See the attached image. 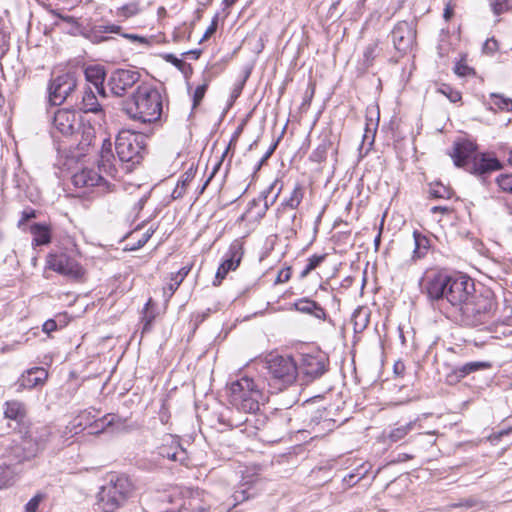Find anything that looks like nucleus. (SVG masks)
I'll return each instance as SVG.
<instances>
[{"label":"nucleus","mask_w":512,"mask_h":512,"mask_svg":"<svg viewBox=\"0 0 512 512\" xmlns=\"http://www.w3.org/2000/svg\"><path fill=\"white\" fill-rule=\"evenodd\" d=\"M467 364H468V366L471 367V373L489 367V365L487 363L479 362V361L469 362Z\"/></svg>","instance_id":"13d9d810"},{"label":"nucleus","mask_w":512,"mask_h":512,"mask_svg":"<svg viewBox=\"0 0 512 512\" xmlns=\"http://www.w3.org/2000/svg\"><path fill=\"white\" fill-rule=\"evenodd\" d=\"M33 434L38 446L41 451L46 447L47 444L51 445L52 428L49 426H41L30 430Z\"/></svg>","instance_id":"c756f323"},{"label":"nucleus","mask_w":512,"mask_h":512,"mask_svg":"<svg viewBox=\"0 0 512 512\" xmlns=\"http://www.w3.org/2000/svg\"><path fill=\"white\" fill-rule=\"evenodd\" d=\"M500 190L512 195V174H501L496 178Z\"/></svg>","instance_id":"a19ab883"},{"label":"nucleus","mask_w":512,"mask_h":512,"mask_svg":"<svg viewBox=\"0 0 512 512\" xmlns=\"http://www.w3.org/2000/svg\"><path fill=\"white\" fill-rule=\"evenodd\" d=\"M207 86L206 85H200L198 86L193 94V106L196 107L201 100L203 99L205 92H206Z\"/></svg>","instance_id":"09e8293b"},{"label":"nucleus","mask_w":512,"mask_h":512,"mask_svg":"<svg viewBox=\"0 0 512 512\" xmlns=\"http://www.w3.org/2000/svg\"><path fill=\"white\" fill-rule=\"evenodd\" d=\"M165 60L174 64L175 66H180L182 61L180 59H178L177 57H175L173 54H166L164 56Z\"/></svg>","instance_id":"0e129e2a"},{"label":"nucleus","mask_w":512,"mask_h":512,"mask_svg":"<svg viewBox=\"0 0 512 512\" xmlns=\"http://www.w3.org/2000/svg\"><path fill=\"white\" fill-rule=\"evenodd\" d=\"M417 425V421H410L407 424L396 426L392 428L387 434L384 433L383 437L385 440L390 441L391 443H396L404 439L412 430L415 429Z\"/></svg>","instance_id":"b1692460"},{"label":"nucleus","mask_w":512,"mask_h":512,"mask_svg":"<svg viewBox=\"0 0 512 512\" xmlns=\"http://www.w3.org/2000/svg\"><path fill=\"white\" fill-rule=\"evenodd\" d=\"M494 293L485 287L475 288L459 312L462 322L468 326H479L489 322L496 311Z\"/></svg>","instance_id":"f03ea898"},{"label":"nucleus","mask_w":512,"mask_h":512,"mask_svg":"<svg viewBox=\"0 0 512 512\" xmlns=\"http://www.w3.org/2000/svg\"><path fill=\"white\" fill-rule=\"evenodd\" d=\"M77 86L74 73L66 72L51 79L47 91L48 101L51 105H61L70 96Z\"/></svg>","instance_id":"1a4fd4ad"},{"label":"nucleus","mask_w":512,"mask_h":512,"mask_svg":"<svg viewBox=\"0 0 512 512\" xmlns=\"http://www.w3.org/2000/svg\"><path fill=\"white\" fill-rule=\"evenodd\" d=\"M499 48L498 41L495 38H489L487 39L482 47V50L485 54L492 55L494 54Z\"/></svg>","instance_id":"49530a36"},{"label":"nucleus","mask_w":512,"mask_h":512,"mask_svg":"<svg viewBox=\"0 0 512 512\" xmlns=\"http://www.w3.org/2000/svg\"><path fill=\"white\" fill-rule=\"evenodd\" d=\"M34 217H35V210H33V209H25L22 212V217H21V220H20L19 224H22V223L26 222L27 220H29L31 218H34Z\"/></svg>","instance_id":"052dcab7"},{"label":"nucleus","mask_w":512,"mask_h":512,"mask_svg":"<svg viewBox=\"0 0 512 512\" xmlns=\"http://www.w3.org/2000/svg\"><path fill=\"white\" fill-rule=\"evenodd\" d=\"M325 259V255H312L308 258L306 267L300 273V277H306L312 270L320 265Z\"/></svg>","instance_id":"58836bf2"},{"label":"nucleus","mask_w":512,"mask_h":512,"mask_svg":"<svg viewBox=\"0 0 512 512\" xmlns=\"http://www.w3.org/2000/svg\"><path fill=\"white\" fill-rule=\"evenodd\" d=\"M391 35L395 49L401 53L410 51L416 39L414 26L407 21L398 22Z\"/></svg>","instance_id":"4468645a"},{"label":"nucleus","mask_w":512,"mask_h":512,"mask_svg":"<svg viewBox=\"0 0 512 512\" xmlns=\"http://www.w3.org/2000/svg\"><path fill=\"white\" fill-rule=\"evenodd\" d=\"M72 182L77 188L96 187L101 192L112 190V185L104 178V176L98 174L93 169H83L75 173L72 177Z\"/></svg>","instance_id":"2eb2a0df"},{"label":"nucleus","mask_w":512,"mask_h":512,"mask_svg":"<svg viewBox=\"0 0 512 512\" xmlns=\"http://www.w3.org/2000/svg\"><path fill=\"white\" fill-rule=\"evenodd\" d=\"M454 72L460 77L475 75V70L464 62H458L454 67Z\"/></svg>","instance_id":"c03bdc74"},{"label":"nucleus","mask_w":512,"mask_h":512,"mask_svg":"<svg viewBox=\"0 0 512 512\" xmlns=\"http://www.w3.org/2000/svg\"><path fill=\"white\" fill-rule=\"evenodd\" d=\"M51 133L54 137H70L81 126L79 113L73 108H58L50 117Z\"/></svg>","instance_id":"0eeeda50"},{"label":"nucleus","mask_w":512,"mask_h":512,"mask_svg":"<svg viewBox=\"0 0 512 512\" xmlns=\"http://www.w3.org/2000/svg\"><path fill=\"white\" fill-rule=\"evenodd\" d=\"M488 108L492 111H512V99L502 94L492 93L487 102Z\"/></svg>","instance_id":"bb28decb"},{"label":"nucleus","mask_w":512,"mask_h":512,"mask_svg":"<svg viewBox=\"0 0 512 512\" xmlns=\"http://www.w3.org/2000/svg\"><path fill=\"white\" fill-rule=\"evenodd\" d=\"M81 424L72 421L62 429L53 430L51 447L54 450H61L72 443V438L81 432Z\"/></svg>","instance_id":"6ab92c4d"},{"label":"nucleus","mask_w":512,"mask_h":512,"mask_svg":"<svg viewBox=\"0 0 512 512\" xmlns=\"http://www.w3.org/2000/svg\"><path fill=\"white\" fill-rule=\"evenodd\" d=\"M47 265L53 271L75 280L82 279L85 274L84 268L76 257L65 253L50 255Z\"/></svg>","instance_id":"9b49d317"},{"label":"nucleus","mask_w":512,"mask_h":512,"mask_svg":"<svg viewBox=\"0 0 512 512\" xmlns=\"http://www.w3.org/2000/svg\"><path fill=\"white\" fill-rule=\"evenodd\" d=\"M116 159L113 153V144L109 138L103 140L101 149L99 152L98 167L100 171L105 173L107 176L112 178L116 177Z\"/></svg>","instance_id":"a211bd4d"},{"label":"nucleus","mask_w":512,"mask_h":512,"mask_svg":"<svg viewBox=\"0 0 512 512\" xmlns=\"http://www.w3.org/2000/svg\"><path fill=\"white\" fill-rule=\"evenodd\" d=\"M449 209L448 207L446 206H434L431 208V212L432 213H442V214H445V213H448Z\"/></svg>","instance_id":"338daca9"},{"label":"nucleus","mask_w":512,"mask_h":512,"mask_svg":"<svg viewBox=\"0 0 512 512\" xmlns=\"http://www.w3.org/2000/svg\"><path fill=\"white\" fill-rule=\"evenodd\" d=\"M139 79L140 73L136 70L118 69L111 74L108 85L114 95L123 96Z\"/></svg>","instance_id":"ddd939ff"},{"label":"nucleus","mask_w":512,"mask_h":512,"mask_svg":"<svg viewBox=\"0 0 512 512\" xmlns=\"http://www.w3.org/2000/svg\"><path fill=\"white\" fill-rule=\"evenodd\" d=\"M123 110L132 120L141 123L155 122L162 114V94L154 85L142 83L124 101Z\"/></svg>","instance_id":"f257e3e1"},{"label":"nucleus","mask_w":512,"mask_h":512,"mask_svg":"<svg viewBox=\"0 0 512 512\" xmlns=\"http://www.w3.org/2000/svg\"><path fill=\"white\" fill-rule=\"evenodd\" d=\"M133 485L125 476L111 475L96 496V506L101 512H116L129 499Z\"/></svg>","instance_id":"20e7f679"},{"label":"nucleus","mask_w":512,"mask_h":512,"mask_svg":"<svg viewBox=\"0 0 512 512\" xmlns=\"http://www.w3.org/2000/svg\"><path fill=\"white\" fill-rule=\"evenodd\" d=\"M303 195L304 194H303L302 187L299 184H297L294 187L290 197L282 203V206L288 207L291 209H296L300 205V203L303 199Z\"/></svg>","instance_id":"f704fd0d"},{"label":"nucleus","mask_w":512,"mask_h":512,"mask_svg":"<svg viewBox=\"0 0 512 512\" xmlns=\"http://www.w3.org/2000/svg\"><path fill=\"white\" fill-rule=\"evenodd\" d=\"M413 236H414V242H415L414 253L418 254L419 253V247H420L421 243L425 242L426 239H425V237H422L417 231H415L413 233Z\"/></svg>","instance_id":"bf43d9fd"},{"label":"nucleus","mask_w":512,"mask_h":512,"mask_svg":"<svg viewBox=\"0 0 512 512\" xmlns=\"http://www.w3.org/2000/svg\"><path fill=\"white\" fill-rule=\"evenodd\" d=\"M56 329H57V324L53 319H49L43 324V331L47 334H50L51 332L55 331Z\"/></svg>","instance_id":"6e6d98bb"},{"label":"nucleus","mask_w":512,"mask_h":512,"mask_svg":"<svg viewBox=\"0 0 512 512\" xmlns=\"http://www.w3.org/2000/svg\"><path fill=\"white\" fill-rule=\"evenodd\" d=\"M19 438L22 441V445L25 447L26 451L28 452V456H31V458H34L41 452V449L38 446V444L30 430L25 432L23 435H20Z\"/></svg>","instance_id":"72a5a7b5"},{"label":"nucleus","mask_w":512,"mask_h":512,"mask_svg":"<svg viewBox=\"0 0 512 512\" xmlns=\"http://www.w3.org/2000/svg\"><path fill=\"white\" fill-rule=\"evenodd\" d=\"M267 369L272 378L279 384L277 389L292 384L298 375V367L290 356H273L267 361Z\"/></svg>","instance_id":"6e6552de"},{"label":"nucleus","mask_w":512,"mask_h":512,"mask_svg":"<svg viewBox=\"0 0 512 512\" xmlns=\"http://www.w3.org/2000/svg\"><path fill=\"white\" fill-rule=\"evenodd\" d=\"M13 481V475L10 467L0 465V489L4 486L11 484Z\"/></svg>","instance_id":"37998d69"},{"label":"nucleus","mask_w":512,"mask_h":512,"mask_svg":"<svg viewBox=\"0 0 512 512\" xmlns=\"http://www.w3.org/2000/svg\"><path fill=\"white\" fill-rule=\"evenodd\" d=\"M328 366V358L322 353L305 354L302 356L301 369L305 376L310 379L321 377Z\"/></svg>","instance_id":"f3484780"},{"label":"nucleus","mask_w":512,"mask_h":512,"mask_svg":"<svg viewBox=\"0 0 512 512\" xmlns=\"http://www.w3.org/2000/svg\"><path fill=\"white\" fill-rule=\"evenodd\" d=\"M225 412L226 413H220L217 417L219 426L214 425V427L220 432L224 431L226 428L239 427L243 422L247 421V419L245 421L235 420L232 416L227 415L233 413L229 409H226Z\"/></svg>","instance_id":"2f4dec72"},{"label":"nucleus","mask_w":512,"mask_h":512,"mask_svg":"<svg viewBox=\"0 0 512 512\" xmlns=\"http://www.w3.org/2000/svg\"><path fill=\"white\" fill-rule=\"evenodd\" d=\"M344 481L347 482L349 485H353L358 481V479H356V475L349 474L347 477L344 478Z\"/></svg>","instance_id":"774afa93"},{"label":"nucleus","mask_w":512,"mask_h":512,"mask_svg":"<svg viewBox=\"0 0 512 512\" xmlns=\"http://www.w3.org/2000/svg\"><path fill=\"white\" fill-rule=\"evenodd\" d=\"M48 374L44 368L35 367L27 370L18 380L19 389H32L43 385L47 380Z\"/></svg>","instance_id":"aec40b11"},{"label":"nucleus","mask_w":512,"mask_h":512,"mask_svg":"<svg viewBox=\"0 0 512 512\" xmlns=\"http://www.w3.org/2000/svg\"><path fill=\"white\" fill-rule=\"evenodd\" d=\"M26 413V407L20 401L11 400L5 403L4 415L7 419L21 423L24 421Z\"/></svg>","instance_id":"5701e85b"},{"label":"nucleus","mask_w":512,"mask_h":512,"mask_svg":"<svg viewBox=\"0 0 512 512\" xmlns=\"http://www.w3.org/2000/svg\"><path fill=\"white\" fill-rule=\"evenodd\" d=\"M455 373L459 378H464L471 373V367L466 363L463 366L457 368Z\"/></svg>","instance_id":"5fc2aeb1"},{"label":"nucleus","mask_w":512,"mask_h":512,"mask_svg":"<svg viewBox=\"0 0 512 512\" xmlns=\"http://www.w3.org/2000/svg\"><path fill=\"white\" fill-rule=\"evenodd\" d=\"M194 176L195 173L193 172L192 169H189L188 171L181 175L180 179L177 182L176 187L171 193L173 199H179L185 194L186 189L190 182L193 180Z\"/></svg>","instance_id":"c85d7f7f"},{"label":"nucleus","mask_w":512,"mask_h":512,"mask_svg":"<svg viewBox=\"0 0 512 512\" xmlns=\"http://www.w3.org/2000/svg\"><path fill=\"white\" fill-rule=\"evenodd\" d=\"M405 371V365L402 361H397L394 364V373L398 376H402Z\"/></svg>","instance_id":"680f3d73"},{"label":"nucleus","mask_w":512,"mask_h":512,"mask_svg":"<svg viewBox=\"0 0 512 512\" xmlns=\"http://www.w3.org/2000/svg\"><path fill=\"white\" fill-rule=\"evenodd\" d=\"M454 276L444 273H437L427 278L425 284V293L431 301L440 302L441 305H450V294L452 293L450 285Z\"/></svg>","instance_id":"9d476101"},{"label":"nucleus","mask_w":512,"mask_h":512,"mask_svg":"<svg viewBox=\"0 0 512 512\" xmlns=\"http://www.w3.org/2000/svg\"><path fill=\"white\" fill-rule=\"evenodd\" d=\"M453 16V8L450 5H447L444 9L443 17L446 21H449Z\"/></svg>","instance_id":"69168bd1"},{"label":"nucleus","mask_w":512,"mask_h":512,"mask_svg":"<svg viewBox=\"0 0 512 512\" xmlns=\"http://www.w3.org/2000/svg\"><path fill=\"white\" fill-rule=\"evenodd\" d=\"M96 415L92 414L91 411H83L76 418L72 420V423H80L81 431L89 429Z\"/></svg>","instance_id":"4c0bfd02"},{"label":"nucleus","mask_w":512,"mask_h":512,"mask_svg":"<svg viewBox=\"0 0 512 512\" xmlns=\"http://www.w3.org/2000/svg\"><path fill=\"white\" fill-rule=\"evenodd\" d=\"M119 422V417L114 414H107L100 418H95L91 424L89 434H99L106 431L109 427H112Z\"/></svg>","instance_id":"393cba45"},{"label":"nucleus","mask_w":512,"mask_h":512,"mask_svg":"<svg viewBox=\"0 0 512 512\" xmlns=\"http://www.w3.org/2000/svg\"><path fill=\"white\" fill-rule=\"evenodd\" d=\"M7 453V457L17 463H21L23 461L32 459L31 456H28V452L22 445V441L20 440V438L14 439L12 441L11 445H9L7 448Z\"/></svg>","instance_id":"a878e982"},{"label":"nucleus","mask_w":512,"mask_h":512,"mask_svg":"<svg viewBox=\"0 0 512 512\" xmlns=\"http://www.w3.org/2000/svg\"><path fill=\"white\" fill-rule=\"evenodd\" d=\"M30 232L33 235V244L46 245L51 240V233L48 226L44 224H34L30 228Z\"/></svg>","instance_id":"cd10ccee"},{"label":"nucleus","mask_w":512,"mask_h":512,"mask_svg":"<svg viewBox=\"0 0 512 512\" xmlns=\"http://www.w3.org/2000/svg\"><path fill=\"white\" fill-rule=\"evenodd\" d=\"M191 270V266L182 267L178 272L173 273L176 277V284H181Z\"/></svg>","instance_id":"3c124183"},{"label":"nucleus","mask_w":512,"mask_h":512,"mask_svg":"<svg viewBox=\"0 0 512 512\" xmlns=\"http://www.w3.org/2000/svg\"><path fill=\"white\" fill-rule=\"evenodd\" d=\"M84 74L86 80L94 86L95 90L104 95L103 82L105 79V71L103 67L99 65L88 66Z\"/></svg>","instance_id":"4be33fe9"},{"label":"nucleus","mask_w":512,"mask_h":512,"mask_svg":"<svg viewBox=\"0 0 512 512\" xmlns=\"http://www.w3.org/2000/svg\"><path fill=\"white\" fill-rule=\"evenodd\" d=\"M217 23H218V16L216 15V16L213 18V20H212V22H211L210 26L207 28V30H206V31H205V33H204V38H205V39H206V38H208V37H210L212 34H214V33H215V31H216V29H217Z\"/></svg>","instance_id":"864d4df0"},{"label":"nucleus","mask_w":512,"mask_h":512,"mask_svg":"<svg viewBox=\"0 0 512 512\" xmlns=\"http://www.w3.org/2000/svg\"><path fill=\"white\" fill-rule=\"evenodd\" d=\"M291 277V269L289 267L281 269L278 273L276 282L277 283H285Z\"/></svg>","instance_id":"603ef678"},{"label":"nucleus","mask_w":512,"mask_h":512,"mask_svg":"<svg viewBox=\"0 0 512 512\" xmlns=\"http://www.w3.org/2000/svg\"><path fill=\"white\" fill-rule=\"evenodd\" d=\"M293 307L296 311L311 315L319 320H325L327 317L326 311L320 304L306 297L295 301Z\"/></svg>","instance_id":"412c9836"},{"label":"nucleus","mask_w":512,"mask_h":512,"mask_svg":"<svg viewBox=\"0 0 512 512\" xmlns=\"http://www.w3.org/2000/svg\"><path fill=\"white\" fill-rule=\"evenodd\" d=\"M82 109L85 112L96 113L101 110L100 104L98 103L95 92L89 88L84 91L82 96Z\"/></svg>","instance_id":"7c9ffc66"},{"label":"nucleus","mask_w":512,"mask_h":512,"mask_svg":"<svg viewBox=\"0 0 512 512\" xmlns=\"http://www.w3.org/2000/svg\"><path fill=\"white\" fill-rule=\"evenodd\" d=\"M475 149L470 141L458 142L454 144L450 156L457 167H463L474 174L481 175L501 168L497 158L488 154H475Z\"/></svg>","instance_id":"7ed1b4c3"},{"label":"nucleus","mask_w":512,"mask_h":512,"mask_svg":"<svg viewBox=\"0 0 512 512\" xmlns=\"http://www.w3.org/2000/svg\"><path fill=\"white\" fill-rule=\"evenodd\" d=\"M228 399L232 406L245 413H255L265 401L259 386L249 377L233 381L228 388Z\"/></svg>","instance_id":"39448f33"},{"label":"nucleus","mask_w":512,"mask_h":512,"mask_svg":"<svg viewBox=\"0 0 512 512\" xmlns=\"http://www.w3.org/2000/svg\"><path fill=\"white\" fill-rule=\"evenodd\" d=\"M473 280L465 275H456L452 280L450 289V306L460 312L472 292L475 290Z\"/></svg>","instance_id":"f8f14e48"},{"label":"nucleus","mask_w":512,"mask_h":512,"mask_svg":"<svg viewBox=\"0 0 512 512\" xmlns=\"http://www.w3.org/2000/svg\"><path fill=\"white\" fill-rule=\"evenodd\" d=\"M243 254L242 243L238 240L232 242L225 255V259L216 272V280H218V283H220L230 271H235L239 267Z\"/></svg>","instance_id":"dca6fc26"},{"label":"nucleus","mask_w":512,"mask_h":512,"mask_svg":"<svg viewBox=\"0 0 512 512\" xmlns=\"http://www.w3.org/2000/svg\"><path fill=\"white\" fill-rule=\"evenodd\" d=\"M378 54H379L378 42L374 41V42L368 44L363 53L365 66L366 67L371 66L374 59L377 57Z\"/></svg>","instance_id":"e433bc0d"},{"label":"nucleus","mask_w":512,"mask_h":512,"mask_svg":"<svg viewBox=\"0 0 512 512\" xmlns=\"http://www.w3.org/2000/svg\"><path fill=\"white\" fill-rule=\"evenodd\" d=\"M429 194L433 198L448 199L451 197V191L442 184L431 185Z\"/></svg>","instance_id":"ea45409f"},{"label":"nucleus","mask_w":512,"mask_h":512,"mask_svg":"<svg viewBox=\"0 0 512 512\" xmlns=\"http://www.w3.org/2000/svg\"><path fill=\"white\" fill-rule=\"evenodd\" d=\"M43 499H44V495L42 493H37L25 505V512H37L39 504L41 503V501Z\"/></svg>","instance_id":"a18cd8bd"},{"label":"nucleus","mask_w":512,"mask_h":512,"mask_svg":"<svg viewBox=\"0 0 512 512\" xmlns=\"http://www.w3.org/2000/svg\"><path fill=\"white\" fill-rule=\"evenodd\" d=\"M179 286L180 284H176V277L171 274V282L167 284L166 287H164V294L167 295L168 298H170L178 289Z\"/></svg>","instance_id":"8fccbe9b"},{"label":"nucleus","mask_w":512,"mask_h":512,"mask_svg":"<svg viewBox=\"0 0 512 512\" xmlns=\"http://www.w3.org/2000/svg\"><path fill=\"white\" fill-rule=\"evenodd\" d=\"M159 454L162 456V457H166L172 461H176L177 460V451H167L165 447H162L160 448V451H159Z\"/></svg>","instance_id":"4d7b16f0"},{"label":"nucleus","mask_w":512,"mask_h":512,"mask_svg":"<svg viewBox=\"0 0 512 512\" xmlns=\"http://www.w3.org/2000/svg\"><path fill=\"white\" fill-rule=\"evenodd\" d=\"M331 147V141L327 135L321 140V143L312 151L310 160L313 162L321 163L326 157Z\"/></svg>","instance_id":"473e14b6"},{"label":"nucleus","mask_w":512,"mask_h":512,"mask_svg":"<svg viewBox=\"0 0 512 512\" xmlns=\"http://www.w3.org/2000/svg\"><path fill=\"white\" fill-rule=\"evenodd\" d=\"M115 149L119 161L127 164V170H132L143 159L144 136L131 130H122L116 137Z\"/></svg>","instance_id":"423d86ee"},{"label":"nucleus","mask_w":512,"mask_h":512,"mask_svg":"<svg viewBox=\"0 0 512 512\" xmlns=\"http://www.w3.org/2000/svg\"><path fill=\"white\" fill-rule=\"evenodd\" d=\"M438 92L445 95L452 103L459 102L462 98L461 93L457 90H454L449 85H445V84L441 85L438 88Z\"/></svg>","instance_id":"79ce46f5"},{"label":"nucleus","mask_w":512,"mask_h":512,"mask_svg":"<svg viewBox=\"0 0 512 512\" xmlns=\"http://www.w3.org/2000/svg\"><path fill=\"white\" fill-rule=\"evenodd\" d=\"M246 493V490L236 491L234 494V500L239 502L248 499L250 495H246Z\"/></svg>","instance_id":"e2e57ef3"},{"label":"nucleus","mask_w":512,"mask_h":512,"mask_svg":"<svg viewBox=\"0 0 512 512\" xmlns=\"http://www.w3.org/2000/svg\"><path fill=\"white\" fill-rule=\"evenodd\" d=\"M141 11L140 5L138 2H130L127 3L117 9L116 15L118 17H122L124 19L130 18L132 16L137 15Z\"/></svg>","instance_id":"c9c22d12"},{"label":"nucleus","mask_w":512,"mask_h":512,"mask_svg":"<svg viewBox=\"0 0 512 512\" xmlns=\"http://www.w3.org/2000/svg\"><path fill=\"white\" fill-rule=\"evenodd\" d=\"M490 5L495 15L502 14L508 8L506 0H492Z\"/></svg>","instance_id":"de8ad7c7"}]
</instances>
